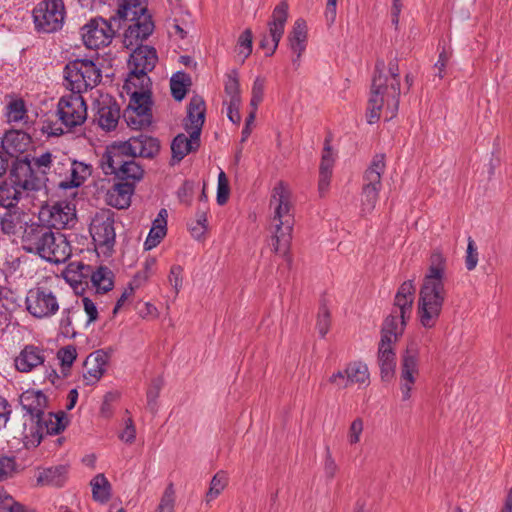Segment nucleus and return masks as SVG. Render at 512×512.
Segmentation results:
<instances>
[{
    "instance_id": "19",
    "label": "nucleus",
    "mask_w": 512,
    "mask_h": 512,
    "mask_svg": "<svg viewBox=\"0 0 512 512\" xmlns=\"http://www.w3.org/2000/svg\"><path fill=\"white\" fill-rule=\"evenodd\" d=\"M48 216V223L52 228L65 229L73 227L76 223L75 205L68 201H58L53 205L42 208L40 216Z\"/></svg>"
},
{
    "instance_id": "41",
    "label": "nucleus",
    "mask_w": 512,
    "mask_h": 512,
    "mask_svg": "<svg viewBox=\"0 0 512 512\" xmlns=\"http://www.w3.org/2000/svg\"><path fill=\"white\" fill-rule=\"evenodd\" d=\"M90 173L88 165L73 161L70 167V178L60 181L58 186L64 190L80 187Z\"/></svg>"
},
{
    "instance_id": "21",
    "label": "nucleus",
    "mask_w": 512,
    "mask_h": 512,
    "mask_svg": "<svg viewBox=\"0 0 512 512\" xmlns=\"http://www.w3.org/2000/svg\"><path fill=\"white\" fill-rule=\"evenodd\" d=\"M188 133L189 137L184 133H179L173 138L171 142V165L179 163L189 153L196 152L199 149L201 145L199 130Z\"/></svg>"
},
{
    "instance_id": "54",
    "label": "nucleus",
    "mask_w": 512,
    "mask_h": 512,
    "mask_svg": "<svg viewBox=\"0 0 512 512\" xmlns=\"http://www.w3.org/2000/svg\"><path fill=\"white\" fill-rule=\"evenodd\" d=\"M253 47V33L250 28L245 29L237 40L238 54L243 56L242 62L250 56Z\"/></svg>"
},
{
    "instance_id": "35",
    "label": "nucleus",
    "mask_w": 512,
    "mask_h": 512,
    "mask_svg": "<svg viewBox=\"0 0 512 512\" xmlns=\"http://www.w3.org/2000/svg\"><path fill=\"white\" fill-rule=\"evenodd\" d=\"M109 175H113L115 181L133 183L136 187V183L144 176V168L133 158L128 162L121 163V166L115 168V171L109 173Z\"/></svg>"
},
{
    "instance_id": "61",
    "label": "nucleus",
    "mask_w": 512,
    "mask_h": 512,
    "mask_svg": "<svg viewBox=\"0 0 512 512\" xmlns=\"http://www.w3.org/2000/svg\"><path fill=\"white\" fill-rule=\"evenodd\" d=\"M183 268L180 265H173L170 268L168 281L170 285L173 287L175 294L177 295L182 287L183 283Z\"/></svg>"
},
{
    "instance_id": "24",
    "label": "nucleus",
    "mask_w": 512,
    "mask_h": 512,
    "mask_svg": "<svg viewBox=\"0 0 512 512\" xmlns=\"http://www.w3.org/2000/svg\"><path fill=\"white\" fill-rule=\"evenodd\" d=\"M112 349L105 351L104 349H98L92 352L85 360L84 366L88 367L87 373L83 375L86 385H93L100 380L106 371L109 359L111 357Z\"/></svg>"
},
{
    "instance_id": "12",
    "label": "nucleus",
    "mask_w": 512,
    "mask_h": 512,
    "mask_svg": "<svg viewBox=\"0 0 512 512\" xmlns=\"http://www.w3.org/2000/svg\"><path fill=\"white\" fill-rule=\"evenodd\" d=\"M118 23H115L111 18L106 20L102 17H95L89 20L81 28V36L84 45L88 49H98L102 46H107L111 43L116 31Z\"/></svg>"
},
{
    "instance_id": "10",
    "label": "nucleus",
    "mask_w": 512,
    "mask_h": 512,
    "mask_svg": "<svg viewBox=\"0 0 512 512\" xmlns=\"http://www.w3.org/2000/svg\"><path fill=\"white\" fill-rule=\"evenodd\" d=\"M385 154H376L364 173L362 188L363 210L371 211L375 208L381 190V177L385 172Z\"/></svg>"
},
{
    "instance_id": "38",
    "label": "nucleus",
    "mask_w": 512,
    "mask_h": 512,
    "mask_svg": "<svg viewBox=\"0 0 512 512\" xmlns=\"http://www.w3.org/2000/svg\"><path fill=\"white\" fill-rule=\"evenodd\" d=\"M288 41L291 51L301 57L307 45V25L304 19L298 18L294 22L292 31L288 35Z\"/></svg>"
},
{
    "instance_id": "63",
    "label": "nucleus",
    "mask_w": 512,
    "mask_h": 512,
    "mask_svg": "<svg viewBox=\"0 0 512 512\" xmlns=\"http://www.w3.org/2000/svg\"><path fill=\"white\" fill-rule=\"evenodd\" d=\"M82 303H83L84 311L88 316L86 325H90L91 323H94L95 321H97L99 314H98L97 306L93 302V300L90 299L89 297H83Z\"/></svg>"
},
{
    "instance_id": "52",
    "label": "nucleus",
    "mask_w": 512,
    "mask_h": 512,
    "mask_svg": "<svg viewBox=\"0 0 512 512\" xmlns=\"http://www.w3.org/2000/svg\"><path fill=\"white\" fill-rule=\"evenodd\" d=\"M224 91L230 97L229 101H232V106H235V101H241L240 84L236 70L226 75Z\"/></svg>"
},
{
    "instance_id": "43",
    "label": "nucleus",
    "mask_w": 512,
    "mask_h": 512,
    "mask_svg": "<svg viewBox=\"0 0 512 512\" xmlns=\"http://www.w3.org/2000/svg\"><path fill=\"white\" fill-rule=\"evenodd\" d=\"M192 81L189 74L184 71H178L170 79V89L172 97L180 102L182 101L191 86Z\"/></svg>"
},
{
    "instance_id": "17",
    "label": "nucleus",
    "mask_w": 512,
    "mask_h": 512,
    "mask_svg": "<svg viewBox=\"0 0 512 512\" xmlns=\"http://www.w3.org/2000/svg\"><path fill=\"white\" fill-rule=\"evenodd\" d=\"M288 9V3L283 0L273 10L272 19L268 22L269 35L272 42L271 47H269L270 42L268 40V35H262V38L259 42V47L261 49H267L265 53L267 57H270L275 53L284 34V27L288 18Z\"/></svg>"
},
{
    "instance_id": "45",
    "label": "nucleus",
    "mask_w": 512,
    "mask_h": 512,
    "mask_svg": "<svg viewBox=\"0 0 512 512\" xmlns=\"http://www.w3.org/2000/svg\"><path fill=\"white\" fill-rule=\"evenodd\" d=\"M5 209L6 212L0 216V230L5 235H14L24 213L17 206Z\"/></svg>"
},
{
    "instance_id": "7",
    "label": "nucleus",
    "mask_w": 512,
    "mask_h": 512,
    "mask_svg": "<svg viewBox=\"0 0 512 512\" xmlns=\"http://www.w3.org/2000/svg\"><path fill=\"white\" fill-rule=\"evenodd\" d=\"M68 424L69 419L64 411L44 413L40 419L37 418L31 423L29 429L25 425L23 431L25 447H37L43 439L44 431L48 435H58L65 430Z\"/></svg>"
},
{
    "instance_id": "39",
    "label": "nucleus",
    "mask_w": 512,
    "mask_h": 512,
    "mask_svg": "<svg viewBox=\"0 0 512 512\" xmlns=\"http://www.w3.org/2000/svg\"><path fill=\"white\" fill-rule=\"evenodd\" d=\"M99 126L106 130H114L120 118V107L116 101H110L108 104L103 103L98 108Z\"/></svg>"
},
{
    "instance_id": "30",
    "label": "nucleus",
    "mask_w": 512,
    "mask_h": 512,
    "mask_svg": "<svg viewBox=\"0 0 512 512\" xmlns=\"http://www.w3.org/2000/svg\"><path fill=\"white\" fill-rule=\"evenodd\" d=\"M135 191L133 183L115 181L113 186L107 191V203L117 209H126L131 204V197Z\"/></svg>"
},
{
    "instance_id": "8",
    "label": "nucleus",
    "mask_w": 512,
    "mask_h": 512,
    "mask_svg": "<svg viewBox=\"0 0 512 512\" xmlns=\"http://www.w3.org/2000/svg\"><path fill=\"white\" fill-rule=\"evenodd\" d=\"M157 61V51L153 46L140 44L135 47L128 60V65L131 69L125 81L124 88L129 91L130 85L134 87L138 86L131 82L132 78H136L140 81V87L148 86L151 80L147 73L155 68Z\"/></svg>"
},
{
    "instance_id": "59",
    "label": "nucleus",
    "mask_w": 512,
    "mask_h": 512,
    "mask_svg": "<svg viewBox=\"0 0 512 512\" xmlns=\"http://www.w3.org/2000/svg\"><path fill=\"white\" fill-rule=\"evenodd\" d=\"M478 264V250L475 241L468 237L466 257H465V267L468 271H472L476 268Z\"/></svg>"
},
{
    "instance_id": "42",
    "label": "nucleus",
    "mask_w": 512,
    "mask_h": 512,
    "mask_svg": "<svg viewBox=\"0 0 512 512\" xmlns=\"http://www.w3.org/2000/svg\"><path fill=\"white\" fill-rule=\"evenodd\" d=\"M114 278L115 275L109 267L100 265L94 270L91 284L97 294H105L114 288Z\"/></svg>"
},
{
    "instance_id": "20",
    "label": "nucleus",
    "mask_w": 512,
    "mask_h": 512,
    "mask_svg": "<svg viewBox=\"0 0 512 512\" xmlns=\"http://www.w3.org/2000/svg\"><path fill=\"white\" fill-rule=\"evenodd\" d=\"M94 270L91 265L81 261H73L68 264L64 271V279L75 289L77 294H83L92 280Z\"/></svg>"
},
{
    "instance_id": "37",
    "label": "nucleus",
    "mask_w": 512,
    "mask_h": 512,
    "mask_svg": "<svg viewBox=\"0 0 512 512\" xmlns=\"http://www.w3.org/2000/svg\"><path fill=\"white\" fill-rule=\"evenodd\" d=\"M68 475V466L57 465L53 467L44 468L38 473L37 484L41 486L62 487Z\"/></svg>"
},
{
    "instance_id": "23",
    "label": "nucleus",
    "mask_w": 512,
    "mask_h": 512,
    "mask_svg": "<svg viewBox=\"0 0 512 512\" xmlns=\"http://www.w3.org/2000/svg\"><path fill=\"white\" fill-rule=\"evenodd\" d=\"M148 14L146 0H120L118 9L111 19L118 23L117 28L121 29L127 20L143 19Z\"/></svg>"
},
{
    "instance_id": "48",
    "label": "nucleus",
    "mask_w": 512,
    "mask_h": 512,
    "mask_svg": "<svg viewBox=\"0 0 512 512\" xmlns=\"http://www.w3.org/2000/svg\"><path fill=\"white\" fill-rule=\"evenodd\" d=\"M164 386V379L161 376L155 377L151 380L150 385L146 392L147 409L155 415L158 411V398Z\"/></svg>"
},
{
    "instance_id": "25",
    "label": "nucleus",
    "mask_w": 512,
    "mask_h": 512,
    "mask_svg": "<svg viewBox=\"0 0 512 512\" xmlns=\"http://www.w3.org/2000/svg\"><path fill=\"white\" fill-rule=\"evenodd\" d=\"M20 404L22 409L30 416L31 422L33 423L44 414L48 399L41 390L28 389L21 394Z\"/></svg>"
},
{
    "instance_id": "6",
    "label": "nucleus",
    "mask_w": 512,
    "mask_h": 512,
    "mask_svg": "<svg viewBox=\"0 0 512 512\" xmlns=\"http://www.w3.org/2000/svg\"><path fill=\"white\" fill-rule=\"evenodd\" d=\"M141 88V91L135 90L130 93L129 104L123 111L124 121L134 130L147 128L153 121L152 92L150 89Z\"/></svg>"
},
{
    "instance_id": "50",
    "label": "nucleus",
    "mask_w": 512,
    "mask_h": 512,
    "mask_svg": "<svg viewBox=\"0 0 512 512\" xmlns=\"http://www.w3.org/2000/svg\"><path fill=\"white\" fill-rule=\"evenodd\" d=\"M227 483H228L227 476L223 471L216 473L213 476V478L210 482L209 490L206 493V496H205L206 503H209L212 500H214L215 498H217L221 494V492L225 489V487L227 486Z\"/></svg>"
},
{
    "instance_id": "64",
    "label": "nucleus",
    "mask_w": 512,
    "mask_h": 512,
    "mask_svg": "<svg viewBox=\"0 0 512 512\" xmlns=\"http://www.w3.org/2000/svg\"><path fill=\"white\" fill-rule=\"evenodd\" d=\"M119 438L128 444H132L136 438V428L131 418H128L125 422L124 430L119 434Z\"/></svg>"
},
{
    "instance_id": "40",
    "label": "nucleus",
    "mask_w": 512,
    "mask_h": 512,
    "mask_svg": "<svg viewBox=\"0 0 512 512\" xmlns=\"http://www.w3.org/2000/svg\"><path fill=\"white\" fill-rule=\"evenodd\" d=\"M22 306V298L15 291L0 286V315L10 320L13 312Z\"/></svg>"
},
{
    "instance_id": "33",
    "label": "nucleus",
    "mask_w": 512,
    "mask_h": 512,
    "mask_svg": "<svg viewBox=\"0 0 512 512\" xmlns=\"http://www.w3.org/2000/svg\"><path fill=\"white\" fill-rule=\"evenodd\" d=\"M334 162L335 160L332 154L330 140L325 139L321 162L319 166L318 190L321 196H324L325 193L328 191Z\"/></svg>"
},
{
    "instance_id": "14",
    "label": "nucleus",
    "mask_w": 512,
    "mask_h": 512,
    "mask_svg": "<svg viewBox=\"0 0 512 512\" xmlns=\"http://www.w3.org/2000/svg\"><path fill=\"white\" fill-rule=\"evenodd\" d=\"M419 344L416 340L408 341L406 349L401 358V371H400V390L402 393V400L407 401L411 397V391L415 384L418 375L419 363Z\"/></svg>"
},
{
    "instance_id": "15",
    "label": "nucleus",
    "mask_w": 512,
    "mask_h": 512,
    "mask_svg": "<svg viewBox=\"0 0 512 512\" xmlns=\"http://www.w3.org/2000/svg\"><path fill=\"white\" fill-rule=\"evenodd\" d=\"M136 149V145L131 144V140L113 141L108 144L99 161L103 173L109 175L115 171V168L121 166V163L136 158Z\"/></svg>"
},
{
    "instance_id": "51",
    "label": "nucleus",
    "mask_w": 512,
    "mask_h": 512,
    "mask_svg": "<svg viewBox=\"0 0 512 512\" xmlns=\"http://www.w3.org/2000/svg\"><path fill=\"white\" fill-rule=\"evenodd\" d=\"M88 65L82 67L85 80H87V90L90 88L97 86L102 80V72L101 69L96 65V63L91 59H83Z\"/></svg>"
},
{
    "instance_id": "31",
    "label": "nucleus",
    "mask_w": 512,
    "mask_h": 512,
    "mask_svg": "<svg viewBox=\"0 0 512 512\" xmlns=\"http://www.w3.org/2000/svg\"><path fill=\"white\" fill-rule=\"evenodd\" d=\"M43 350L35 345H26L15 358V367L18 371L28 373L35 367L44 363Z\"/></svg>"
},
{
    "instance_id": "1",
    "label": "nucleus",
    "mask_w": 512,
    "mask_h": 512,
    "mask_svg": "<svg viewBox=\"0 0 512 512\" xmlns=\"http://www.w3.org/2000/svg\"><path fill=\"white\" fill-rule=\"evenodd\" d=\"M53 154L46 151L37 159L27 157L12 161L9 169V181L0 184V206L16 207L23 191H40L46 186L47 174L52 167Z\"/></svg>"
},
{
    "instance_id": "58",
    "label": "nucleus",
    "mask_w": 512,
    "mask_h": 512,
    "mask_svg": "<svg viewBox=\"0 0 512 512\" xmlns=\"http://www.w3.org/2000/svg\"><path fill=\"white\" fill-rule=\"evenodd\" d=\"M230 194L229 182L226 174L221 170L218 175V186H217V194L216 201L218 205H225L228 201Z\"/></svg>"
},
{
    "instance_id": "60",
    "label": "nucleus",
    "mask_w": 512,
    "mask_h": 512,
    "mask_svg": "<svg viewBox=\"0 0 512 512\" xmlns=\"http://www.w3.org/2000/svg\"><path fill=\"white\" fill-rule=\"evenodd\" d=\"M388 78L391 79V89L392 93L396 95L398 92V86H400V73H399V64L398 57L395 56L389 60L388 63Z\"/></svg>"
},
{
    "instance_id": "28",
    "label": "nucleus",
    "mask_w": 512,
    "mask_h": 512,
    "mask_svg": "<svg viewBox=\"0 0 512 512\" xmlns=\"http://www.w3.org/2000/svg\"><path fill=\"white\" fill-rule=\"evenodd\" d=\"M407 321L400 319L397 310H392L382 324L380 343H395L403 335Z\"/></svg>"
},
{
    "instance_id": "46",
    "label": "nucleus",
    "mask_w": 512,
    "mask_h": 512,
    "mask_svg": "<svg viewBox=\"0 0 512 512\" xmlns=\"http://www.w3.org/2000/svg\"><path fill=\"white\" fill-rule=\"evenodd\" d=\"M345 373L348 375L350 384H369V372L366 364L355 361L346 365Z\"/></svg>"
},
{
    "instance_id": "16",
    "label": "nucleus",
    "mask_w": 512,
    "mask_h": 512,
    "mask_svg": "<svg viewBox=\"0 0 512 512\" xmlns=\"http://www.w3.org/2000/svg\"><path fill=\"white\" fill-rule=\"evenodd\" d=\"M25 304L27 311L35 318L51 317L59 310L56 296L45 287L29 290Z\"/></svg>"
},
{
    "instance_id": "13",
    "label": "nucleus",
    "mask_w": 512,
    "mask_h": 512,
    "mask_svg": "<svg viewBox=\"0 0 512 512\" xmlns=\"http://www.w3.org/2000/svg\"><path fill=\"white\" fill-rule=\"evenodd\" d=\"M82 92H71L59 99L57 113L62 124L71 129L84 123L87 117V105Z\"/></svg>"
},
{
    "instance_id": "32",
    "label": "nucleus",
    "mask_w": 512,
    "mask_h": 512,
    "mask_svg": "<svg viewBox=\"0 0 512 512\" xmlns=\"http://www.w3.org/2000/svg\"><path fill=\"white\" fill-rule=\"evenodd\" d=\"M445 268L446 258L444 257L440 250H434L430 256V266L428 268L426 275L423 278L422 285H434L445 287Z\"/></svg>"
},
{
    "instance_id": "34",
    "label": "nucleus",
    "mask_w": 512,
    "mask_h": 512,
    "mask_svg": "<svg viewBox=\"0 0 512 512\" xmlns=\"http://www.w3.org/2000/svg\"><path fill=\"white\" fill-rule=\"evenodd\" d=\"M378 364L380 367V375L383 381H389L393 378L396 368V353L392 344L378 345Z\"/></svg>"
},
{
    "instance_id": "3",
    "label": "nucleus",
    "mask_w": 512,
    "mask_h": 512,
    "mask_svg": "<svg viewBox=\"0 0 512 512\" xmlns=\"http://www.w3.org/2000/svg\"><path fill=\"white\" fill-rule=\"evenodd\" d=\"M270 204L275 205L273 217L275 233L272 236L273 251L283 255L290 265L292 259L289 255V249L292 240L294 215L291 213L289 194L282 181L274 187Z\"/></svg>"
},
{
    "instance_id": "9",
    "label": "nucleus",
    "mask_w": 512,
    "mask_h": 512,
    "mask_svg": "<svg viewBox=\"0 0 512 512\" xmlns=\"http://www.w3.org/2000/svg\"><path fill=\"white\" fill-rule=\"evenodd\" d=\"M446 297L445 287L421 285L418 299V316L424 328H433L442 311Z\"/></svg>"
},
{
    "instance_id": "47",
    "label": "nucleus",
    "mask_w": 512,
    "mask_h": 512,
    "mask_svg": "<svg viewBox=\"0 0 512 512\" xmlns=\"http://www.w3.org/2000/svg\"><path fill=\"white\" fill-rule=\"evenodd\" d=\"M167 227L166 222L163 219H155L152 222V227L148 233V236L144 242V249L146 251L155 248L162 239L166 236Z\"/></svg>"
},
{
    "instance_id": "27",
    "label": "nucleus",
    "mask_w": 512,
    "mask_h": 512,
    "mask_svg": "<svg viewBox=\"0 0 512 512\" xmlns=\"http://www.w3.org/2000/svg\"><path fill=\"white\" fill-rule=\"evenodd\" d=\"M206 116V104L203 97L194 95L191 97L190 102L187 106V117L186 120L189 122L184 123V129L187 132L199 130V136H201L202 128L205 123Z\"/></svg>"
},
{
    "instance_id": "36",
    "label": "nucleus",
    "mask_w": 512,
    "mask_h": 512,
    "mask_svg": "<svg viewBox=\"0 0 512 512\" xmlns=\"http://www.w3.org/2000/svg\"><path fill=\"white\" fill-rule=\"evenodd\" d=\"M128 140H131V144L136 145L137 157L153 159L160 152V141L156 137L141 133L138 136L130 137Z\"/></svg>"
},
{
    "instance_id": "11",
    "label": "nucleus",
    "mask_w": 512,
    "mask_h": 512,
    "mask_svg": "<svg viewBox=\"0 0 512 512\" xmlns=\"http://www.w3.org/2000/svg\"><path fill=\"white\" fill-rule=\"evenodd\" d=\"M114 212L110 209L97 212L90 224V234L95 246L104 254H111L116 242Z\"/></svg>"
},
{
    "instance_id": "62",
    "label": "nucleus",
    "mask_w": 512,
    "mask_h": 512,
    "mask_svg": "<svg viewBox=\"0 0 512 512\" xmlns=\"http://www.w3.org/2000/svg\"><path fill=\"white\" fill-rule=\"evenodd\" d=\"M16 469L14 457L0 456V481L10 477Z\"/></svg>"
},
{
    "instance_id": "44",
    "label": "nucleus",
    "mask_w": 512,
    "mask_h": 512,
    "mask_svg": "<svg viewBox=\"0 0 512 512\" xmlns=\"http://www.w3.org/2000/svg\"><path fill=\"white\" fill-rule=\"evenodd\" d=\"M92 498L101 504L109 501L111 497V484L103 473L97 474L90 481Z\"/></svg>"
},
{
    "instance_id": "57",
    "label": "nucleus",
    "mask_w": 512,
    "mask_h": 512,
    "mask_svg": "<svg viewBox=\"0 0 512 512\" xmlns=\"http://www.w3.org/2000/svg\"><path fill=\"white\" fill-rule=\"evenodd\" d=\"M174 504H175V491L173 484L170 483L160 500V503L157 507L156 512H174Z\"/></svg>"
},
{
    "instance_id": "29",
    "label": "nucleus",
    "mask_w": 512,
    "mask_h": 512,
    "mask_svg": "<svg viewBox=\"0 0 512 512\" xmlns=\"http://www.w3.org/2000/svg\"><path fill=\"white\" fill-rule=\"evenodd\" d=\"M87 65L83 59L77 58L69 61L64 67V79L71 92H85L87 85L82 67Z\"/></svg>"
},
{
    "instance_id": "55",
    "label": "nucleus",
    "mask_w": 512,
    "mask_h": 512,
    "mask_svg": "<svg viewBox=\"0 0 512 512\" xmlns=\"http://www.w3.org/2000/svg\"><path fill=\"white\" fill-rule=\"evenodd\" d=\"M331 316L328 307L321 304L317 316L316 329L321 338H324L330 329Z\"/></svg>"
},
{
    "instance_id": "5",
    "label": "nucleus",
    "mask_w": 512,
    "mask_h": 512,
    "mask_svg": "<svg viewBox=\"0 0 512 512\" xmlns=\"http://www.w3.org/2000/svg\"><path fill=\"white\" fill-rule=\"evenodd\" d=\"M35 30L52 34L63 28L66 8L63 0H41L32 10Z\"/></svg>"
},
{
    "instance_id": "18",
    "label": "nucleus",
    "mask_w": 512,
    "mask_h": 512,
    "mask_svg": "<svg viewBox=\"0 0 512 512\" xmlns=\"http://www.w3.org/2000/svg\"><path fill=\"white\" fill-rule=\"evenodd\" d=\"M32 144L31 136L22 130H9L1 140V149L12 161L27 157L29 160L39 158V155H32L28 148Z\"/></svg>"
},
{
    "instance_id": "2",
    "label": "nucleus",
    "mask_w": 512,
    "mask_h": 512,
    "mask_svg": "<svg viewBox=\"0 0 512 512\" xmlns=\"http://www.w3.org/2000/svg\"><path fill=\"white\" fill-rule=\"evenodd\" d=\"M22 228L21 243L24 251L37 254L42 259L55 264L65 261L69 256V243L63 235H60V241L57 242L52 227L42 223L41 217L37 220L25 221Z\"/></svg>"
},
{
    "instance_id": "56",
    "label": "nucleus",
    "mask_w": 512,
    "mask_h": 512,
    "mask_svg": "<svg viewBox=\"0 0 512 512\" xmlns=\"http://www.w3.org/2000/svg\"><path fill=\"white\" fill-rule=\"evenodd\" d=\"M77 357L76 347L68 345L60 348L57 352V358L60 360L62 371L65 372L66 368L69 369ZM66 375V373H64Z\"/></svg>"
},
{
    "instance_id": "4",
    "label": "nucleus",
    "mask_w": 512,
    "mask_h": 512,
    "mask_svg": "<svg viewBox=\"0 0 512 512\" xmlns=\"http://www.w3.org/2000/svg\"><path fill=\"white\" fill-rule=\"evenodd\" d=\"M384 70V60L377 59L367 108V122L369 124H374L380 119V112L384 105L390 111V118L395 117L399 109L400 86H398V93L394 95L391 89V79L384 73Z\"/></svg>"
},
{
    "instance_id": "53",
    "label": "nucleus",
    "mask_w": 512,
    "mask_h": 512,
    "mask_svg": "<svg viewBox=\"0 0 512 512\" xmlns=\"http://www.w3.org/2000/svg\"><path fill=\"white\" fill-rule=\"evenodd\" d=\"M78 312L79 309L74 306L64 308L62 310V317L59 325L63 336L70 338H74L76 336V331L72 326V315Z\"/></svg>"
},
{
    "instance_id": "49",
    "label": "nucleus",
    "mask_w": 512,
    "mask_h": 512,
    "mask_svg": "<svg viewBox=\"0 0 512 512\" xmlns=\"http://www.w3.org/2000/svg\"><path fill=\"white\" fill-rule=\"evenodd\" d=\"M27 108L22 98L10 101L6 106L8 122H19L27 116Z\"/></svg>"
},
{
    "instance_id": "26",
    "label": "nucleus",
    "mask_w": 512,
    "mask_h": 512,
    "mask_svg": "<svg viewBox=\"0 0 512 512\" xmlns=\"http://www.w3.org/2000/svg\"><path fill=\"white\" fill-rule=\"evenodd\" d=\"M415 296V285L413 280L404 281L397 290L394 298V308L397 310L400 319L409 320L412 313Z\"/></svg>"
},
{
    "instance_id": "22",
    "label": "nucleus",
    "mask_w": 512,
    "mask_h": 512,
    "mask_svg": "<svg viewBox=\"0 0 512 512\" xmlns=\"http://www.w3.org/2000/svg\"><path fill=\"white\" fill-rule=\"evenodd\" d=\"M132 22L124 32L123 44L127 49L137 47L143 40H146L154 30V23L151 16L143 19L128 20Z\"/></svg>"
}]
</instances>
